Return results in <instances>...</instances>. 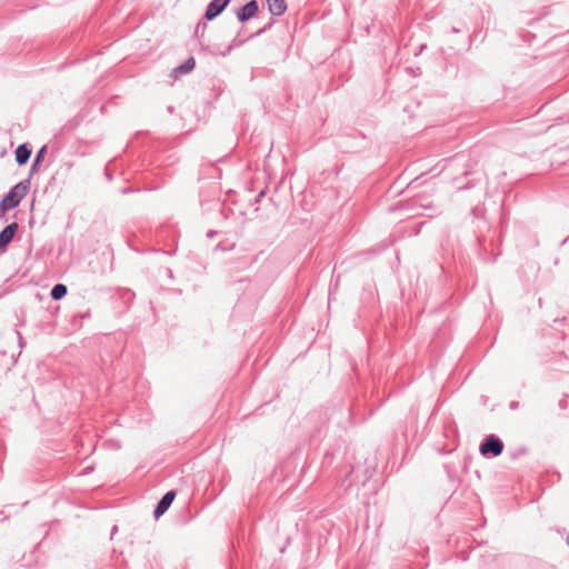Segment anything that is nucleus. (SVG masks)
Listing matches in <instances>:
<instances>
[{"label":"nucleus","mask_w":569,"mask_h":569,"mask_svg":"<svg viewBox=\"0 0 569 569\" xmlns=\"http://www.w3.org/2000/svg\"><path fill=\"white\" fill-rule=\"evenodd\" d=\"M28 187L23 183L16 184L9 193L2 199L0 210L7 212L19 206L21 200L27 196Z\"/></svg>","instance_id":"obj_1"},{"label":"nucleus","mask_w":569,"mask_h":569,"mask_svg":"<svg viewBox=\"0 0 569 569\" xmlns=\"http://www.w3.org/2000/svg\"><path fill=\"white\" fill-rule=\"evenodd\" d=\"M502 442L493 435L487 437L485 442L480 446V452L483 456H487L489 453L493 456H499L502 452Z\"/></svg>","instance_id":"obj_2"},{"label":"nucleus","mask_w":569,"mask_h":569,"mask_svg":"<svg viewBox=\"0 0 569 569\" xmlns=\"http://www.w3.org/2000/svg\"><path fill=\"white\" fill-rule=\"evenodd\" d=\"M229 2L230 0H212L207 8L206 18L208 20H213L223 11Z\"/></svg>","instance_id":"obj_3"},{"label":"nucleus","mask_w":569,"mask_h":569,"mask_svg":"<svg viewBox=\"0 0 569 569\" xmlns=\"http://www.w3.org/2000/svg\"><path fill=\"white\" fill-rule=\"evenodd\" d=\"M257 11H258V3H257V1L252 0L238 11L237 17L241 22H244V21L249 20L250 18L254 17Z\"/></svg>","instance_id":"obj_4"},{"label":"nucleus","mask_w":569,"mask_h":569,"mask_svg":"<svg viewBox=\"0 0 569 569\" xmlns=\"http://www.w3.org/2000/svg\"><path fill=\"white\" fill-rule=\"evenodd\" d=\"M17 230H18V223L13 222V223L7 226L0 232V249H4L11 242Z\"/></svg>","instance_id":"obj_5"},{"label":"nucleus","mask_w":569,"mask_h":569,"mask_svg":"<svg viewBox=\"0 0 569 569\" xmlns=\"http://www.w3.org/2000/svg\"><path fill=\"white\" fill-rule=\"evenodd\" d=\"M176 493L174 491H168L162 499L159 501L156 510H154V517L159 518L162 516L171 506L172 501L174 500Z\"/></svg>","instance_id":"obj_6"},{"label":"nucleus","mask_w":569,"mask_h":569,"mask_svg":"<svg viewBox=\"0 0 569 569\" xmlns=\"http://www.w3.org/2000/svg\"><path fill=\"white\" fill-rule=\"evenodd\" d=\"M196 61L193 58H189L183 64L172 70V77L178 78L182 74L190 72L194 68Z\"/></svg>","instance_id":"obj_7"},{"label":"nucleus","mask_w":569,"mask_h":569,"mask_svg":"<svg viewBox=\"0 0 569 569\" xmlns=\"http://www.w3.org/2000/svg\"><path fill=\"white\" fill-rule=\"evenodd\" d=\"M267 2L272 14L280 16L287 9L284 0H267Z\"/></svg>","instance_id":"obj_8"},{"label":"nucleus","mask_w":569,"mask_h":569,"mask_svg":"<svg viewBox=\"0 0 569 569\" xmlns=\"http://www.w3.org/2000/svg\"><path fill=\"white\" fill-rule=\"evenodd\" d=\"M31 151L26 144H21L16 150V160L19 164H24L30 158Z\"/></svg>","instance_id":"obj_9"},{"label":"nucleus","mask_w":569,"mask_h":569,"mask_svg":"<svg viewBox=\"0 0 569 569\" xmlns=\"http://www.w3.org/2000/svg\"><path fill=\"white\" fill-rule=\"evenodd\" d=\"M67 293V288L64 284H56L51 290V297L54 300H59L64 297Z\"/></svg>","instance_id":"obj_10"},{"label":"nucleus","mask_w":569,"mask_h":569,"mask_svg":"<svg viewBox=\"0 0 569 569\" xmlns=\"http://www.w3.org/2000/svg\"><path fill=\"white\" fill-rule=\"evenodd\" d=\"M44 152H46V148H42V149L39 151L38 156H37V161H39V160H40V158H41V157H43V153H44Z\"/></svg>","instance_id":"obj_11"}]
</instances>
